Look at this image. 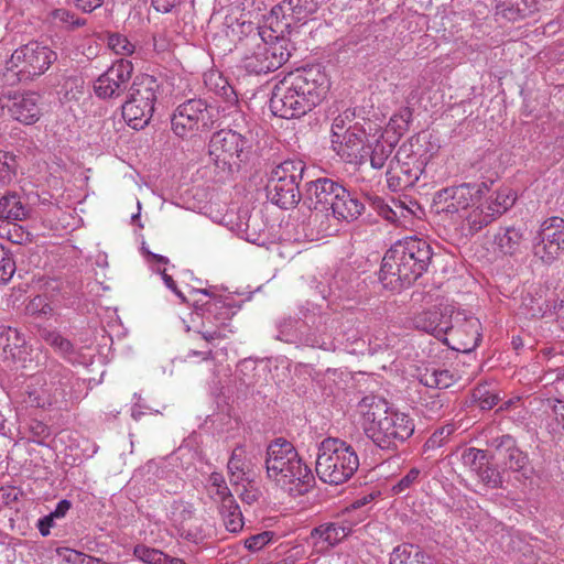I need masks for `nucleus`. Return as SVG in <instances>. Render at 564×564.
<instances>
[{
	"mask_svg": "<svg viewBox=\"0 0 564 564\" xmlns=\"http://www.w3.org/2000/svg\"><path fill=\"white\" fill-rule=\"evenodd\" d=\"M364 210V203L343 186L340 195L335 199L329 217L332 216L338 221H351L357 219Z\"/></svg>",
	"mask_w": 564,
	"mask_h": 564,
	"instance_id": "obj_28",
	"label": "nucleus"
},
{
	"mask_svg": "<svg viewBox=\"0 0 564 564\" xmlns=\"http://www.w3.org/2000/svg\"><path fill=\"white\" fill-rule=\"evenodd\" d=\"M267 195L274 205L283 209L294 207L301 197L299 184L270 180H268L267 184Z\"/></svg>",
	"mask_w": 564,
	"mask_h": 564,
	"instance_id": "obj_26",
	"label": "nucleus"
},
{
	"mask_svg": "<svg viewBox=\"0 0 564 564\" xmlns=\"http://www.w3.org/2000/svg\"><path fill=\"white\" fill-rule=\"evenodd\" d=\"M68 2L83 13H91L100 8L105 0H68Z\"/></svg>",
	"mask_w": 564,
	"mask_h": 564,
	"instance_id": "obj_64",
	"label": "nucleus"
},
{
	"mask_svg": "<svg viewBox=\"0 0 564 564\" xmlns=\"http://www.w3.org/2000/svg\"><path fill=\"white\" fill-rule=\"evenodd\" d=\"M108 47L117 55L131 56L135 52V44L126 35L111 33L107 40Z\"/></svg>",
	"mask_w": 564,
	"mask_h": 564,
	"instance_id": "obj_50",
	"label": "nucleus"
},
{
	"mask_svg": "<svg viewBox=\"0 0 564 564\" xmlns=\"http://www.w3.org/2000/svg\"><path fill=\"white\" fill-rule=\"evenodd\" d=\"M57 59V54L47 45L36 41L21 45L6 61L0 72L3 86H14L24 80H33L43 75Z\"/></svg>",
	"mask_w": 564,
	"mask_h": 564,
	"instance_id": "obj_5",
	"label": "nucleus"
},
{
	"mask_svg": "<svg viewBox=\"0 0 564 564\" xmlns=\"http://www.w3.org/2000/svg\"><path fill=\"white\" fill-rule=\"evenodd\" d=\"M459 220L466 226L469 234L474 235L492 223L495 214L490 213L487 205L480 199L475 206H470V208L464 212Z\"/></svg>",
	"mask_w": 564,
	"mask_h": 564,
	"instance_id": "obj_31",
	"label": "nucleus"
},
{
	"mask_svg": "<svg viewBox=\"0 0 564 564\" xmlns=\"http://www.w3.org/2000/svg\"><path fill=\"white\" fill-rule=\"evenodd\" d=\"M273 536L272 531L253 534L245 540V547L252 552L260 551L272 541Z\"/></svg>",
	"mask_w": 564,
	"mask_h": 564,
	"instance_id": "obj_59",
	"label": "nucleus"
},
{
	"mask_svg": "<svg viewBox=\"0 0 564 564\" xmlns=\"http://www.w3.org/2000/svg\"><path fill=\"white\" fill-rule=\"evenodd\" d=\"M490 446L495 448L496 454L505 460L507 458L508 453L511 452V448L517 446L516 441L510 435H501L494 437L490 442Z\"/></svg>",
	"mask_w": 564,
	"mask_h": 564,
	"instance_id": "obj_57",
	"label": "nucleus"
},
{
	"mask_svg": "<svg viewBox=\"0 0 564 564\" xmlns=\"http://www.w3.org/2000/svg\"><path fill=\"white\" fill-rule=\"evenodd\" d=\"M228 470L236 482L243 480L249 471V467L245 462V449L241 446L236 447L228 462Z\"/></svg>",
	"mask_w": 564,
	"mask_h": 564,
	"instance_id": "obj_47",
	"label": "nucleus"
},
{
	"mask_svg": "<svg viewBox=\"0 0 564 564\" xmlns=\"http://www.w3.org/2000/svg\"><path fill=\"white\" fill-rule=\"evenodd\" d=\"M381 138L382 133L379 126H375V131L371 135L372 151L370 154V164L376 170H380L384 166L393 151V142H382Z\"/></svg>",
	"mask_w": 564,
	"mask_h": 564,
	"instance_id": "obj_35",
	"label": "nucleus"
},
{
	"mask_svg": "<svg viewBox=\"0 0 564 564\" xmlns=\"http://www.w3.org/2000/svg\"><path fill=\"white\" fill-rule=\"evenodd\" d=\"M52 22L66 30H76L86 25V19L76 15L68 9L59 8L51 12Z\"/></svg>",
	"mask_w": 564,
	"mask_h": 564,
	"instance_id": "obj_43",
	"label": "nucleus"
},
{
	"mask_svg": "<svg viewBox=\"0 0 564 564\" xmlns=\"http://www.w3.org/2000/svg\"><path fill=\"white\" fill-rule=\"evenodd\" d=\"M564 250V219L550 217L545 219L532 241L533 254L544 263H552Z\"/></svg>",
	"mask_w": 564,
	"mask_h": 564,
	"instance_id": "obj_15",
	"label": "nucleus"
},
{
	"mask_svg": "<svg viewBox=\"0 0 564 564\" xmlns=\"http://www.w3.org/2000/svg\"><path fill=\"white\" fill-rule=\"evenodd\" d=\"M213 109L199 98L188 99L174 110L171 124L173 132L186 138L199 130L210 129L213 126Z\"/></svg>",
	"mask_w": 564,
	"mask_h": 564,
	"instance_id": "obj_10",
	"label": "nucleus"
},
{
	"mask_svg": "<svg viewBox=\"0 0 564 564\" xmlns=\"http://www.w3.org/2000/svg\"><path fill=\"white\" fill-rule=\"evenodd\" d=\"M40 336L46 344L63 356H68L74 352L73 344L56 330L43 329Z\"/></svg>",
	"mask_w": 564,
	"mask_h": 564,
	"instance_id": "obj_46",
	"label": "nucleus"
},
{
	"mask_svg": "<svg viewBox=\"0 0 564 564\" xmlns=\"http://www.w3.org/2000/svg\"><path fill=\"white\" fill-rule=\"evenodd\" d=\"M421 470L416 467L411 468L395 485L392 487L394 495H400L410 489L419 481Z\"/></svg>",
	"mask_w": 564,
	"mask_h": 564,
	"instance_id": "obj_60",
	"label": "nucleus"
},
{
	"mask_svg": "<svg viewBox=\"0 0 564 564\" xmlns=\"http://www.w3.org/2000/svg\"><path fill=\"white\" fill-rule=\"evenodd\" d=\"M460 462L469 471L477 474L487 462L486 452L476 447H466L460 453Z\"/></svg>",
	"mask_w": 564,
	"mask_h": 564,
	"instance_id": "obj_45",
	"label": "nucleus"
},
{
	"mask_svg": "<svg viewBox=\"0 0 564 564\" xmlns=\"http://www.w3.org/2000/svg\"><path fill=\"white\" fill-rule=\"evenodd\" d=\"M454 432L453 425H446L436 430L425 442L424 447L426 451L441 447L445 440Z\"/></svg>",
	"mask_w": 564,
	"mask_h": 564,
	"instance_id": "obj_61",
	"label": "nucleus"
},
{
	"mask_svg": "<svg viewBox=\"0 0 564 564\" xmlns=\"http://www.w3.org/2000/svg\"><path fill=\"white\" fill-rule=\"evenodd\" d=\"M227 35H236L245 30L252 28V22L248 19L247 14L242 12L239 6L230 7L224 15L223 22Z\"/></svg>",
	"mask_w": 564,
	"mask_h": 564,
	"instance_id": "obj_38",
	"label": "nucleus"
},
{
	"mask_svg": "<svg viewBox=\"0 0 564 564\" xmlns=\"http://www.w3.org/2000/svg\"><path fill=\"white\" fill-rule=\"evenodd\" d=\"M424 552L416 545L404 543L393 549L389 564H423Z\"/></svg>",
	"mask_w": 564,
	"mask_h": 564,
	"instance_id": "obj_37",
	"label": "nucleus"
},
{
	"mask_svg": "<svg viewBox=\"0 0 564 564\" xmlns=\"http://www.w3.org/2000/svg\"><path fill=\"white\" fill-rule=\"evenodd\" d=\"M541 0H496V11L508 21H518L539 11Z\"/></svg>",
	"mask_w": 564,
	"mask_h": 564,
	"instance_id": "obj_29",
	"label": "nucleus"
},
{
	"mask_svg": "<svg viewBox=\"0 0 564 564\" xmlns=\"http://www.w3.org/2000/svg\"><path fill=\"white\" fill-rule=\"evenodd\" d=\"M317 10L316 0H283L272 8V14L285 20L284 25L289 28L292 22L306 21Z\"/></svg>",
	"mask_w": 564,
	"mask_h": 564,
	"instance_id": "obj_25",
	"label": "nucleus"
},
{
	"mask_svg": "<svg viewBox=\"0 0 564 564\" xmlns=\"http://www.w3.org/2000/svg\"><path fill=\"white\" fill-rule=\"evenodd\" d=\"M305 165L302 161L286 160L272 169L270 181L296 183L303 177Z\"/></svg>",
	"mask_w": 564,
	"mask_h": 564,
	"instance_id": "obj_34",
	"label": "nucleus"
},
{
	"mask_svg": "<svg viewBox=\"0 0 564 564\" xmlns=\"http://www.w3.org/2000/svg\"><path fill=\"white\" fill-rule=\"evenodd\" d=\"M420 381L429 388L446 389L455 382V377L446 369L426 368L421 373Z\"/></svg>",
	"mask_w": 564,
	"mask_h": 564,
	"instance_id": "obj_39",
	"label": "nucleus"
},
{
	"mask_svg": "<svg viewBox=\"0 0 564 564\" xmlns=\"http://www.w3.org/2000/svg\"><path fill=\"white\" fill-rule=\"evenodd\" d=\"M352 527L344 520L324 522L311 531L310 540L318 552L326 551L350 534Z\"/></svg>",
	"mask_w": 564,
	"mask_h": 564,
	"instance_id": "obj_24",
	"label": "nucleus"
},
{
	"mask_svg": "<svg viewBox=\"0 0 564 564\" xmlns=\"http://www.w3.org/2000/svg\"><path fill=\"white\" fill-rule=\"evenodd\" d=\"M358 467L359 457L350 444L337 437H327L319 443L315 470L323 482L344 484Z\"/></svg>",
	"mask_w": 564,
	"mask_h": 564,
	"instance_id": "obj_7",
	"label": "nucleus"
},
{
	"mask_svg": "<svg viewBox=\"0 0 564 564\" xmlns=\"http://www.w3.org/2000/svg\"><path fill=\"white\" fill-rule=\"evenodd\" d=\"M367 327L365 325L358 326L357 328H349L344 333V339L346 341V349L350 354L365 355L367 354Z\"/></svg>",
	"mask_w": 564,
	"mask_h": 564,
	"instance_id": "obj_41",
	"label": "nucleus"
},
{
	"mask_svg": "<svg viewBox=\"0 0 564 564\" xmlns=\"http://www.w3.org/2000/svg\"><path fill=\"white\" fill-rule=\"evenodd\" d=\"M329 87L328 76L318 65L290 73L274 85L270 109L280 118H300L323 101Z\"/></svg>",
	"mask_w": 564,
	"mask_h": 564,
	"instance_id": "obj_1",
	"label": "nucleus"
},
{
	"mask_svg": "<svg viewBox=\"0 0 564 564\" xmlns=\"http://www.w3.org/2000/svg\"><path fill=\"white\" fill-rule=\"evenodd\" d=\"M523 231L516 227L500 228L494 237V245L505 256H514L520 251Z\"/></svg>",
	"mask_w": 564,
	"mask_h": 564,
	"instance_id": "obj_32",
	"label": "nucleus"
},
{
	"mask_svg": "<svg viewBox=\"0 0 564 564\" xmlns=\"http://www.w3.org/2000/svg\"><path fill=\"white\" fill-rule=\"evenodd\" d=\"M62 88L65 90V95L69 98H77L78 95L83 94L84 79L78 75H70L65 77Z\"/></svg>",
	"mask_w": 564,
	"mask_h": 564,
	"instance_id": "obj_62",
	"label": "nucleus"
},
{
	"mask_svg": "<svg viewBox=\"0 0 564 564\" xmlns=\"http://www.w3.org/2000/svg\"><path fill=\"white\" fill-rule=\"evenodd\" d=\"M15 156L0 150V183H9L15 174Z\"/></svg>",
	"mask_w": 564,
	"mask_h": 564,
	"instance_id": "obj_53",
	"label": "nucleus"
},
{
	"mask_svg": "<svg viewBox=\"0 0 564 564\" xmlns=\"http://www.w3.org/2000/svg\"><path fill=\"white\" fill-rule=\"evenodd\" d=\"M455 307L451 304H441L427 311L415 314L412 319V326L442 339L452 327Z\"/></svg>",
	"mask_w": 564,
	"mask_h": 564,
	"instance_id": "obj_20",
	"label": "nucleus"
},
{
	"mask_svg": "<svg viewBox=\"0 0 564 564\" xmlns=\"http://www.w3.org/2000/svg\"><path fill=\"white\" fill-rule=\"evenodd\" d=\"M341 188V184L327 177L307 183L305 202L313 212L311 216L313 223H317L323 217H329L335 199L340 195Z\"/></svg>",
	"mask_w": 564,
	"mask_h": 564,
	"instance_id": "obj_16",
	"label": "nucleus"
},
{
	"mask_svg": "<svg viewBox=\"0 0 564 564\" xmlns=\"http://www.w3.org/2000/svg\"><path fill=\"white\" fill-rule=\"evenodd\" d=\"M528 463V456L516 446L511 448V452L508 453L507 458H505V466L512 471L522 470Z\"/></svg>",
	"mask_w": 564,
	"mask_h": 564,
	"instance_id": "obj_58",
	"label": "nucleus"
},
{
	"mask_svg": "<svg viewBox=\"0 0 564 564\" xmlns=\"http://www.w3.org/2000/svg\"><path fill=\"white\" fill-rule=\"evenodd\" d=\"M478 479L486 485L489 488H500L502 487V477L500 473L491 466H488V463L486 462L485 466L478 470L476 474Z\"/></svg>",
	"mask_w": 564,
	"mask_h": 564,
	"instance_id": "obj_54",
	"label": "nucleus"
},
{
	"mask_svg": "<svg viewBox=\"0 0 564 564\" xmlns=\"http://www.w3.org/2000/svg\"><path fill=\"white\" fill-rule=\"evenodd\" d=\"M170 520L177 534L189 542L200 543L212 535V527L189 502L174 501L171 506Z\"/></svg>",
	"mask_w": 564,
	"mask_h": 564,
	"instance_id": "obj_14",
	"label": "nucleus"
},
{
	"mask_svg": "<svg viewBox=\"0 0 564 564\" xmlns=\"http://www.w3.org/2000/svg\"><path fill=\"white\" fill-rule=\"evenodd\" d=\"M134 554L145 563L150 564H161L162 560H164V553L154 549H149L147 546H137L134 550Z\"/></svg>",
	"mask_w": 564,
	"mask_h": 564,
	"instance_id": "obj_63",
	"label": "nucleus"
},
{
	"mask_svg": "<svg viewBox=\"0 0 564 564\" xmlns=\"http://www.w3.org/2000/svg\"><path fill=\"white\" fill-rule=\"evenodd\" d=\"M366 200L381 217L393 224L403 225V220L412 215V210L400 200L392 199L388 204L377 195H367Z\"/></svg>",
	"mask_w": 564,
	"mask_h": 564,
	"instance_id": "obj_27",
	"label": "nucleus"
},
{
	"mask_svg": "<svg viewBox=\"0 0 564 564\" xmlns=\"http://www.w3.org/2000/svg\"><path fill=\"white\" fill-rule=\"evenodd\" d=\"M219 512L227 531L237 533L243 528L242 513L234 498H227L226 502L220 503Z\"/></svg>",
	"mask_w": 564,
	"mask_h": 564,
	"instance_id": "obj_36",
	"label": "nucleus"
},
{
	"mask_svg": "<svg viewBox=\"0 0 564 564\" xmlns=\"http://www.w3.org/2000/svg\"><path fill=\"white\" fill-rule=\"evenodd\" d=\"M26 344L24 336L17 329L7 325H0V357L12 362L15 368L34 369L46 359V354L36 351Z\"/></svg>",
	"mask_w": 564,
	"mask_h": 564,
	"instance_id": "obj_11",
	"label": "nucleus"
},
{
	"mask_svg": "<svg viewBox=\"0 0 564 564\" xmlns=\"http://www.w3.org/2000/svg\"><path fill=\"white\" fill-rule=\"evenodd\" d=\"M206 85L215 90L216 94L221 96L227 102H236L237 95L232 87L228 84L227 79L219 73H210L205 78Z\"/></svg>",
	"mask_w": 564,
	"mask_h": 564,
	"instance_id": "obj_44",
	"label": "nucleus"
},
{
	"mask_svg": "<svg viewBox=\"0 0 564 564\" xmlns=\"http://www.w3.org/2000/svg\"><path fill=\"white\" fill-rule=\"evenodd\" d=\"M159 84L153 76H137L129 94V99L122 105V117L128 124L135 129H142L149 123L156 100Z\"/></svg>",
	"mask_w": 564,
	"mask_h": 564,
	"instance_id": "obj_9",
	"label": "nucleus"
},
{
	"mask_svg": "<svg viewBox=\"0 0 564 564\" xmlns=\"http://www.w3.org/2000/svg\"><path fill=\"white\" fill-rule=\"evenodd\" d=\"M232 315V308L223 300L215 299L207 302L203 323L205 329L202 332L203 338L207 343L225 338L227 336L226 328Z\"/></svg>",
	"mask_w": 564,
	"mask_h": 564,
	"instance_id": "obj_22",
	"label": "nucleus"
},
{
	"mask_svg": "<svg viewBox=\"0 0 564 564\" xmlns=\"http://www.w3.org/2000/svg\"><path fill=\"white\" fill-rule=\"evenodd\" d=\"M0 237L15 245H26L32 240V235L19 221L0 223Z\"/></svg>",
	"mask_w": 564,
	"mask_h": 564,
	"instance_id": "obj_42",
	"label": "nucleus"
},
{
	"mask_svg": "<svg viewBox=\"0 0 564 564\" xmlns=\"http://www.w3.org/2000/svg\"><path fill=\"white\" fill-rule=\"evenodd\" d=\"M279 340L297 344L302 346L319 348L323 350H334V341L325 335L305 333V326L295 318H283L278 323Z\"/></svg>",
	"mask_w": 564,
	"mask_h": 564,
	"instance_id": "obj_19",
	"label": "nucleus"
},
{
	"mask_svg": "<svg viewBox=\"0 0 564 564\" xmlns=\"http://www.w3.org/2000/svg\"><path fill=\"white\" fill-rule=\"evenodd\" d=\"M70 371L63 365L52 361L45 370L30 376L24 388V401L34 408H62L66 404Z\"/></svg>",
	"mask_w": 564,
	"mask_h": 564,
	"instance_id": "obj_6",
	"label": "nucleus"
},
{
	"mask_svg": "<svg viewBox=\"0 0 564 564\" xmlns=\"http://www.w3.org/2000/svg\"><path fill=\"white\" fill-rule=\"evenodd\" d=\"M365 434L381 449H395L414 433V421L378 395H366L358 403Z\"/></svg>",
	"mask_w": 564,
	"mask_h": 564,
	"instance_id": "obj_2",
	"label": "nucleus"
},
{
	"mask_svg": "<svg viewBox=\"0 0 564 564\" xmlns=\"http://www.w3.org/2000/svg\"><path fill=\"white\" fill-rule=\"evenodd\" d=\"M57 554L70 564H106L104 561L68 547L57 549Z\"/></svg>",
	"mask_w": 564,
	"mask_h": 564,
	"instance_id": "obj_52",
	"label": "nucleus"
},
{
	"mask_svg": "<svg viewBox=\"0 0 564 564\" xmlns=\"http://www.w3.org/2000/svg\"><path fill=\"white\" fill-rule=\"evenodd\" d=\"M366 337L367 348H369V350H367V354L369 355H373L378 350L389 346L388 336L384 328L376 329L371 334H369V332L367 330Z\"/></svg>",
	"mask_w": 564,
	"mask_h": 564,
	"instance_id": "obj_55",
	"label": "nucleus"
},
{
	"mask_svg": "<svg viewBox=\"0 0 564 564\" xmlns=\"http://www.w3.org/2000/svg\"><path fill=\"white\" fill-rule=\"evenodd\" d=\"M411 118V109L409 107L401 108L390 118L386 132L392 131L397 138L401 137L408 130Z\"/></svg>",
	"mask_w": 564,
	"mask_h": 564,
	"instance_id": "obj_49",
	"label": "nucleus"
},
{
	"mask_svg": "<svg viewBox=\"0 0 564 564\" xmlns=\"http://www.w3.org/2000/svg\"><path fill=\"white\" fill-rule=\"evenodd\" d=\"M208 484V492L214 500L223 503L226 502L227 498H234L221 474L212 473Z\"/></svg>",
	"mask_w": 564,
	"mask_h": 564,
	"instance_id": "obj_48",
	"label": "nucleus"
},
{
	"mask_svg": "<svg viewBox=\"0 0 564 564\" xmlns=\"http://www.w3.org/2000/svg\"><path fill=\"white\" fill-rule=\"evenodd\" d=\"M485 189H487L485 183H463L443 188L435 194L434 204L438 213L456 215L459 219L464 212L482 198Z\"/></svg>",
	"mask_w": 564,
	"mask_h": 564,
	"instance_id": "obj_13",
	"label": "nucleus"
},
{
	"mask_svg": "<svg viewBox=\"0 0 564 564\" xmlns=\"http://www.w3.org/2000/svg\"><path fill=\"white\" fill-rule=\"evenodd\" d=\"M28 214V207L17 193H7L0 197V223L22 221Z\"/></svg>",
	"mask_w": 564,
	"mask_h": 564,
	"instance_id": "obj_33",
	"label": "nucleus"
},
{
	"mask_svg": "<svg viewBox=\"0 0 564 564\" xmlns=\"http://www.w3.org/2000/svg\"><path fill=\"white\" fill-rule=\"evenodd\" d=\"M249 41L241 66L250 74L259 75L278 69L290 58L293 50L291 41L283 36L267 42L256 34Z\"/></svg>",
	"mask_w": 564,
	"mask_h": 564,
	"instance_id": "obj_8",
	"label": "nucleus"
},
{
	"mask_svg": "<svg viewBox=\"0 0 564 564\" xmlns=\"http://www.w3.org/2000/svg\"><path fill=\"white\" fill-rule=\"evenodd\" d=\"M447 335L459 343L458 350L469 351L481 341V324L477 317L465 311L455 310L452 327L448 328Z\"/></svg>",
	"mask_w": 564,
	"mask_h": 564,
	"instance_id": "obj_21",
	"label": "nucleus"
},
{
	"mask_svg": "<svg viewBox=\"0 0 564 564\" xmlns=\"http://www.w3.org/2000/svg\"><path fill=\"white\" fill-rule=\"evenodd\" d=\"M432 256L431 246L423 239L408 237L399 240L382 259L380 280L391 290L408 286L427 271Z\"/></svg>",
	"mask_w": 564,
	"mask_h": 564,
	"instance_id": "obj_3",
	"label": "nucleus"
},
{
	"mask_svg": "<svg viewBox=\"0 0 564 564\" xmlns=\"http://www.w3.org/2000/svg\"><path fill=\"white\" fill-rule=\"evenodd\" d=\"M268 477L289 494H303L313 480L311 469L302 462L293 444L276 438L267 448Z\"/></svg>",
	"mask_w": 564,
	"mask_h": 564,
	"instance_id": "obj_4",
	"label": "nucleus"
},
{
	"mask_svg": "<svg viewBox=\"0 0 564 564\" xmlns=\"http://www.w3.org/2000/svg\"><path fill=\"white\" fill-rule=\"evenodd\" d=\"M516 203V195L510 188H502L496 192L495 196H491L485 202L488 210L495 214V219L505 214Z\"/></svg>",
	"mask_w": 564,
	"mask_h": 564,
	"instance_id": "obj_40",
	"label": "nucleus"
},
{
	"mask_svg": "<svg viewBox=\"0 0 564 564\" xmlns=\"http://www.w3.org/2000/svg\"><path fill=\"white\" fill-rule=\"evenodd\" d=\"M421 170L419 167L411 169L408 163L390 162L387 171V182L391 189L398 191L409 186H413L420 178Z\"/></svg>",
	"mask_w": 564,
	"mask_h": 564,
	"instance_id": "obj_30",
	"label": "nucleus"
},
{
	"mask_svg": "<svg viewBox=\"0 0 564 564\" xmlns=\"http://www.w3.org/2000/svg\"><path fill=\"white\" fill-rule=\"evenodd\" d=\"M355 112L350 109L345 110L343 113L338 115L332 123V139H336L341 137L347 128L351 124L354 120Z\"/></svg>",
	"mask_w": 564,
	"mask_h": 564,
	"instance_id": "obj_56",
	"label": "nucleus"
},
{
	"mask_svg": "<svg viewBox=\"0 0 564 564\" xmlns=\"http://www.w3.org/2000/svg\"><path fill=\"white\" fill-rule=\"evenodd\" d=\"M40 95L36 93L15 94L13 96L2 95L0 97V107L8 109L10 116L22 123L32 124L39 120Z\"/></svg>",
	"mask_w": 564,
	"mask_h": 564,
	"instance_id": "obj_23",
	"label": "nucleus"
},
{
	"mask_svg": "<svg viewBox=\"0 0 564 564\" xmlns=\"http://www.w3.org/2000/svg\"><path fill=\"white\" fill-rule=\"evenodd\" d=\"M248 143V140L236 131L220 130L215 132L209 140V155L216 165L230 166L237 163Z\"/></svg>",
	"mask_w": 564,
	"mask_h": 564,
	"instance_id": "obj_17",
	"label": "nucleus"
},
{
	"mask_svg": "<svg viewBox=\"0 0 564 564\" xmlns=\"http://www.w3.org/2000/svg\"><path fill=\"white\" fill-rule=\"evenodd\" d=\"M375 126L378 124L371 121L349 126L341 137L332 139L333 150L347 163H361L366 154L365 149L372 147L371 135Z\"/></svg>",
	"mask_w": 564,
	"mask_h": 564,
	"instance_id": "obj_12",
	"label": "nucleus"
},
{
	"mask_svg": "<svg viewBox=\"0 0 564 564\" xmlns=\"http://www.w3.org/2000/svg\"><path fill=\"white\" fill-rule=\"evenodd\" d=\"M17 270L12 252L0 242V283H8Z\"/></svg>",
	"mask_w": 564,
	"mask_h": 564,
	"instance_id": "obj_51",
	"label": "nucleus"
},
{
	"mask_svg": "<svg viewBox=\"0 0 564 564\" xmlns=\"http://www.w3.org/2000/svg\"><path fill=\"white\" fill-rule=\"evenodd\" d=\"M133 65L131 61L121 58L113 63L94 84L99 98H116L122 95L131 78Z\"/></svg>",
	"mask_w": 564,
	"mask_h": 564,
	"instance_id": "obj_18",
	"label": "nucleus"
}]
</instances>
